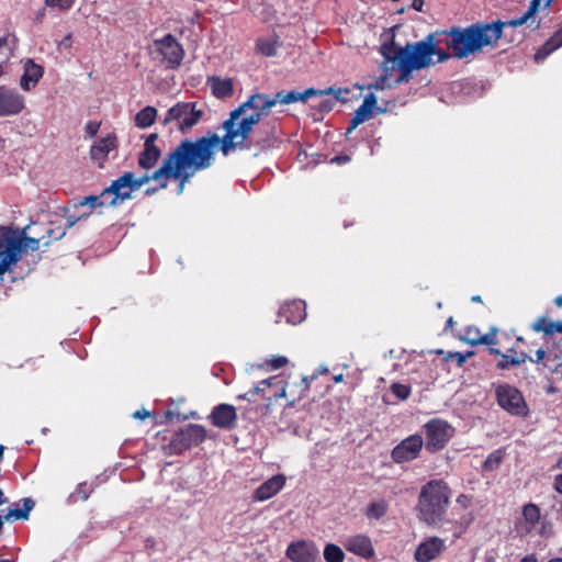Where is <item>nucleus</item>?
<instances>
[{
	"mask_svg": "<svg viewBox=\"0 0 562 562\" xmlns=\"http://www.w3.org/2000/svg\"><path fill=\"white\" fill-rule=\"evenodd\" d=\"M426 449L438 451L442 449L452 435L450 425L441 419H432L425 425Z\"/></svg>",
	"mask_w": 562,
	"mask_h": 562,
	"instance_id": "obj_10",
	"label": "nucleus"
},
{
	"mask_svg": "<svg viewBox=\"0 0 562 562\" xmlns=\"http://www.w3.org/2000/svg\"><path fill=\"white\" fill-rule=\"evenodd\" d=\"M288 359L283 356H277L271 358L270 360H267V364L273 370L280 369L284 367Z\"/></svg>",
	"mask_w": 562,
	"mask_h": 562,
	"instance_id": "obj_43",
	"label": "nucleus"
},
{
	"mask_svg": "<svg viewBox=\"0 0 562 562\" xmlns=\"http://www.w3.org/2000/svg\"><path fill=\"white\" fill-rule=\"evenodd\" d=\"M14 46V37L5 33L3 35H0V57L2 59H8L11 55V52Z\"/></svg>",
	"mask_w": 562,
	"mask_h": 562,
	"instance_id": "obj_37",
	"label": "nucleus"
},
{
	"mask_svg": "<svg viewBox=\"0 0 562 562\" xmlns=\"http://www.w3.org/2000/svg\"><path fill=\"white\" fill-rule=\"evenodd\" d=\"M454 325V321H453V317H449L446 322V329L447 328H452Z\"/></svg>",
	"mask_w": 562,
	"mask_h": 562,
	"instance_id": "obj_58",
	"label": "nucleus"
},
{
	"mask_svg": "<svg viewBox=\"0 0 562 562\" xmlns=\"http://www.w3.org/2000/svg\"><path fill=\"white\" fill-rule=\"evenodd\" d=\"M330 92L336 93V98L340 97L342 92L341 88L334 89L327 88L324 90H317L308 88L303 92L299 91H279L273 97L263 93L251 94L245 102L238 108L234 109V115H237L239 120H252L254 122L249 125V134L252 127L260 122L263 115H267L272 106L277 103L291 104L299 101H306L307 99L316 95H324Z\"/></svg>",
	"mask_w": 562,
	"mask_h": 562,
	"instance_id": "obj_5",
	"label": "nucleus"
},
{
	"mask_svg": "<svg viewBox=\"0 0 562 562\" xmlns=\"http://www.w3.org/2000/svg\"><path fill=\"white\" fill-rule=\"evenodd\" d=\"M391 392L398 398V400H406L411 395V387L405 384L401 383H393L391 385Z\"/></svg>",
	"mask_w": 562,
	"mask_h": 562,
	"instance_id": "obj_39",
	"label": "nucleus"
},
{
	"mask_svg": "<svg viewBox=\"0 0 562 562\" xmlns=\"http://www.w3.org/2000/svg\"><path fill=\"white\" fill-rule=\"evenodd\" d=\"M252 122L250 119L239 120L233 110L222 124L225 131L223 137L209 133L195 139H183L164 157L151 176H193L213 166L217 150L228 156L236 149L248 148L249 125Z\"/></svg>",
	"mask_w": 562,
	"mask_h": 562,
	"instance_id": "obj_1",
	"label": "nucleus"
},
{
	"mask_svg": "<svg viewBox=\"0 0 562 562\" xmlns=\"http://www.w3.org/2000/svg\"><path fill=\"white\" fill-rule=\"evenodd\" d=\"M259 52L268 57L276 56L280 47V43L276 38H261L257 42Z\"/></svg>",
	"mask_w": 562,
	"mask_h": 562,
	"instance_id": "obj_33",
	"label": "nucleus"
},
{
	"mask_svg": "<svg viewBox=\"0 0 562 562\" xmlns=\"http://www.w3.org/2000/svg\"><path fill=\"white\" fill-rule=\"evenodd\" d=\"M206 438V429L202 425L190 424L176 432L171 446L176 452H181L193 446H198Z\"/></svg>",
	"mask_w": 562,
	"mask_h": 562,
	"instance_id": "obj_11",
	"label": "nucleus"
},
{
	"mask_svg": "<svg viewBox=\"0 0 562 562\" xmlns=\"http://www.w3.org/2000/svg\"><path fill=\"white\" fill-rule=\"evenodd\" d=\"M154 46L169 67L175 68L181 64L183 49L172 35L168 34L160 40H156Z\"/></svg>",
	"mask_w": 562,
	"mask_h": 562,
	"instance_id": "obj_12",
	"label": "nucleus"
},
{
	"mask_svg": "<svg viewBox=\"0 0 562 562\" xmlns=\"http://www.w3.org/2000/svg\"><path fill=\"white\" fill-rule=\"evenodd\" d=\"M490 353H491V355H495V356H499V357H501V355H503V353L501 352V350H499V349H497V348H490Z\"/></svg>",
	"mask_w": 562,
	"mask_h": 562,
	"instance_id": "obj_59",
	"label": "nucleus"
},
{
	"mask_svg": "<svg viewBox=\"0 0 562 562\" xmlns=\"http://www.w3.org/2000/svg\"><path fill=\"white\" fill-rule=\"evenodd\" d=\"M447 549L446 541L439 537H428L424 539L414 553L416 562H431L437 559Z\"/></svg>",
	"mask_w": 562,
	"mask_h": 562,
	"instance_id": "obj_13",
	"label": "nucleus"
},
{
	"mask_svg": "<svg viewBox=\"0 0 562 562\" xmlns=\"http://www.w3.org/2000/svg\"><path fill=\"white\" fill-rule=\"evenodd\" d=\"M552 0H531L528 10L519 18L512 19L506 23L494 22L491 24H473L465 29L453 27L443 34L447 36L446 44L457 58H465L471 54L481 50L484 46L492 45L502 36L504 25L513 27L526 24L529 20L535 21V14L542 5L547 8Z\"/></svg>",
	"mask_w": 562,
	"mask_h": 562,
	"instance_id": "obj_3",
	"label": "nucleus"
},
{
	"mask_svg": "<svg viewBox=\"0 0 562 562\" xmlns=\"http://www.w3.org/2000/svg\"><path fill=\"white\" fill-rule=\"evenodd\" d=\"M5 146V139L0 136V150H2Z\"/></svg>",
	"mask_w": 562,
	"mask_h": 562,
	"instance_id": "obj_62",
	"label": "nucleus"
},
{
	"mask_svg": "<svg viewBox=\"0 0 562 562\" xmlns=\"http://www.w3.org/2000/svg\"><path fill=\"white\" fill-rule=\"evenodd\" d=\"M203 115L204 111L198 108L196 102H178L167 111L161 124L167 126L173 123L179 131L186 133L195 126Z\"/></svg>",
	"mask_w": 562,
	"mask_h": 562,
	"instance_id": "obj_8",
	"label": "nucleus"
},
{
	"mask_svg": "<svg viewBox=\"0 0 562 562\" xmlns=\"http://www.w3.org/2000/svg\"><path fill=\"white\" fill-rule=\"evenodd\" d=\"M100 127V123L98 122H94V121H89L87 124H86V133L92 137L94 136L97 133H98V130Z\"/></svg>",
	"mask_w": 562,
	"mask_h": 562,
	"instance_id": "obj_45",
	"label": "nucleus"
},
{
	"mask_svg": "<svg viewBox=\"0 0 562 562\" xmlns=\"http://www.w3.org/2000/svg\"><path fill=\"white\" fill-rule=\"evenodd\" d=\"M497 333L498 329L495 326L490 328V331L486 334H481L480 329L475 326H469L465 329L464 336L461 338L463 341L471 346L486 345L493 346L497 345Z\"/></svg>",
	"mask_w": 562,
	"mask_h": 562,
	"instance_id": "obj_19",
	"label": "nucleus"
},
{
	"mask_svg": "<svg viewBox=\"0 0 562 562\" xmlns=\"http://www.w3.org/2000/svg\"><path fill=\"white\" fill-rule=\"evenodd\" d=\"M342 92L340 93V97L339 98H336V93L335 92H330V93H327V94H324V95H319L321 98H323L319 103L317 104L318 109L322 111V112H329L330 110H333L334 105L336 104L337 101H340V100H345L344 95L347 94L349 92L348 89H341Z\"/></svg>",
	"mask_w": 562,
	"mask_h": 562,
	"instance_id": "obj_32",
	"label": "nucleus"
},
{
	"mask_svg": "<svg viewBox=\"0 0 562 562\" xmlns=\"http://www.w3.org/2000/svg\"><path fill=\"white\" fill-rule=\"evenodd\" d=\"M553 360H551L550 358H548L547 360V367L553 372L555 373L557 375H560L562 376V361L558 364H551Z\"/></svg>",
	"mask_w": 562,
	"mask_h": 562,
	"instance_id": "obj_47",
	"label": "nucleus"
},
{
	"mask_svg": "<svg viewBox=\"0 0 562 562\" xmlns=\"http://www.w3.org/2000/svg\"><path fill=\"white\" fill-rule=\"evenodd\" d=\"M424 0H413L412 7L414 10L420 12L423 10Z\"/></svg>",
	"mask_w": 562,
	"mask_h": 562,
	"instance_id": "obj_52",
	"label": "nucleus"
},
{
	"mask_svg": "<svg viewBox=\"0 0 562 562\" xmlns=\"http://www.w3.org/2000/svg\"><path fill=\"white\" fill-rule=\"evenodd\" d=\"M189 178H117L112 184L105 188L99 195H89L80 200L74 205L78 214L88 213V217L92 211L103 206H116L131 198L133 191L138 190L149 180L157 181L160 188L167 187L169 180H180L178 193H181L184 182Z\"/></svg>",
	"mask_w": 562,
	"mask_h": 562,
	"instance_id": "obj_4",
	"label": "nucleus"
},
{
	"mask_svg": "<svg viewBox=\"0 0 562 562\" xmlns=\"http://www.w3.org/2000/svg\"><path fill=\"white\" fill-rule=\"evenodd\" d=\"M117 147V138L114 134H109L108 136L95 142L90 148V156L93 160L101 162L103 161L110 151L114 150Z\"/></svg>",
	"mask_w": 562,
	"mask_h": 562,
	"instance_id": "obj_22",
	"label": "nucleus"
},
{
	"mask_svg": "<svg viewBox=\"0 0 562 562\" xmlns=\"http://www.w3.org/2000/svg\"><path fill=\"white\" fill-rule=\"evenodd\" d=\"M450 499V488L442 480H431L419 493L417 513L422 521L437 525L442 521Z\"/></svg>",
	"mask_w": 562,
	"mask_h": 562,
	"instance_id": "obj_6",
	"label": "nucleus"
},
{
	"mask_svg": "<svg viewBox=\"0 0 562 562\" xmlns=\"http://www.w3.org/2000/svg\"><path fill=\"white\" fill-rule=\"evenodd\" d=\"M558 467L562 469V458L559 460ZM554 487L559 493L562 494V473L555 476Z\"/></svg>",
	"mask_w": 562,
	"mask_h": 562,
	"instance_id": "obj_48",
	"label": "nucleus"
},
{
	"mask_svg": "<svg viewBox=\"0 0 562 562\" xmlns=\"http://www.w3.org/2000/svg\"><path fill=\"white\" fill-rule=\"evenodd\" d=\"M562 46V27L558 30L535 54L537 63L543 61L551 53Z\"/></svg>",
	"mask_w": 562,
	"mask_h": 562,
	"instance_id": "obj_28",
	"label": "nucleus"
},
{
	"mask_svg": "<svg viewBox=\"0 0 562 562\" xmlns=\"http://www.w3.org/2000/svg\"><path fill=\"white\" fill-rule=\"evenodd\" d=\"M285 316L286 323L289 324H299L301 323L305 316V307L303 302L294 301L289 304H285L281 307L278 317Z\"/></svg>",
	"mask_w": 562,
	"mask_h": 562,
	"instance_id": "obj_25",
	"label": "nucleus"
},
{
	"mask_svg": "<svg viewBox=\"0 0 562 562\" xmlns=\"http://www.w3.org/2000/svg\"><path fill=\"white\" fill-rule=\"evenodd\" d=\"M554 303L557 306L562 307V295L557 296Z\"/></svg>",
	"mask_w": 562,
	"mask_h": 562,
	"instance_id": "obj_60",
	"label": "nucleus"
},
{
	"mask_svg": "<svg viewBox=\"0 0 562 562\" xmlns=\"http://www.w3.org/2000/svg\"><path fill=\"white\" fill-rule=\"evenodd\" d=\"M344 544L347 551L364 559H369L374 554L371 539L364 535L351 536L346 539Z\"/></svg>",
	"mask_w": 562,
	"mask_h": 562,
	"instance_id": "obj_21",
	"label": "nucleus"
},
{
	"mask_svg": "<svg viewBox=\"0 0 562 562\" xmlns=\"http://www.w3.org/2000/svg\"><path fill=\"white\" fill-rule=\"evenodd\" d=\"M387 510H389V503L385 499L380 498V499L371 502L367 506V508L364 510V515L370 520H372V519L379 520L386 515Z\"/></svg>",
	"mask_w": 562,
	"mask_h": 562,
	"instance_id": "obj_31",
	"label": "nucleus"
},
{
	"mask_svg": "<svg viewBox=\"0 0 562 562\" xmlns=\"http://www.w3.org/2000/svg\"><path fill=\"white\" fill-rule=\"evenodd\" d=\"M285 484V477L282 474L274 475L263 482L255 492L258 501H267L274 496Z\"/></svg>",
	"mask_w": 562,
	"mask_h": 562,
	"instance_id": "obj_23",
	"label": "nucleus"
},
{
	"mask_svg": "<svg viewBox=\"0 0 562 562\" xmlns=\"http://www.w3.org/2000/svg\"><path fill=\"white\" fill-rule=\"evenodd\" d=\"M207 85L212 93L218 99L232 97L234 93V85L231 78L211 77Z\"/></svg>",
	"mask_w": 562,
	"mask_h": 562,
	"instance_id": "obj_26",
	"label": "nucleus"
},
{
	"mask_svg": "<svg viewBox=\"0 0 562 562\" xmlns=\"http://www.w3.org/2000/svg\"><path fill=\"white\" fill-rule=\"evenodd\" d=\"M537 359L536 362H540L544 359L546 352L542 349L537 350L536 352Z\"/></svg>",
	"mask_w": 562,
	"mask_h": 562,
	"instance_id": "obj_54",
	"label": "nucleus"
},
{
	"mask_svg": "<svg viewBox=\"0 0 562 562\" xmlns=\"http://www.w3.org/2000/svg\"><path fill=\"white\" fill-rule=\"evenodd\" d=\"M349 161L348 156H336L331 159V162H336L338 165L346 164Z\"/></svg>",
	"mask_w": 562,
	"mask_h": 562,
	"instance_id": "obj_51",
	"label": "nucleus"
},
{
	"mask_svg": "<svg viewBox=\"0 0 562 562\" xmlns=\"http://www.w3.org/2000/svg\"><path fill=\"white\" fill-rule=\"evenodd\" d=\"M91 493H92L91 486H89L86 482L79 483L77 485L75 492H72L69 495L68 503L74 504V503H77L78 501L85 502L89 498Z\"/></svg>",
	"mask_w": 562,
	"mask_h": 562,
	"instance_id": "obj_36",
	"label": "nucleus"
},
{
	"mask_svg": "<svg viewBox=\"0 0 562 562\" xmlns=\"http://www.w3.org/2000/svg\"><path fill=\"white\" fill-rule=\"evenodd\" d=\"M434 56H437V61H445L450 57L449 54L437 49L432 34L420 42L406 44L396 50L393 57L385 56L384 74L370 85L369 89L384 90L392 88L393 85L408 82L414 70L434 64Z\"/></svg>",
	"mask_w": 562,
	"mask_h": 562,
	"instance_id": "obj_2",
	"label": "nucleus"
},
{
	"mask_svg": "<svg viewBox=\"0 0 562 562\" xmlns=\"http://www.w3.org/2000/svg\"><path fill=\"white\" fill-rule=\"evenodd\" d=\"M157 109L150 105L145 106L135 115L134 122L138 128H147L151 126L157 117Z\"/></svg>",
	"mask_w": 562,
	"mask_h": 562,
	"instance_id": "obj_30",
	"label": "nucleus"
},
{
	"mask_svg": "<svg viewBox=\"0 0 562 562\" xmlns=\"http://www.w3.org/2000/svg\"><path fill=\"white\" fill-rule=\"evenodd\" d=\"M44 237H22V233L0 227V279L18 263L24 249L37 250Z\"/></svg>",
	"mask_w": 562,
	"mask_h": 562,
	"instance_id": "obj_7",
	"label": "nucleus"
},
{
	"mask_svg": "<svg viewBox=\"0 0 562 562\" xmlns=\"http://www.w3.org/2000/svg\"><path fill=\"white\" fill-rule=\"evenodd\" d=\"M75 3V0H45V4L60 11H68Z\"/></svg>",
	"mask_w": 562,
	"mask_h": 562,
	"instance_id": "obj_40",
	"label": "nucleus"
},
{
	"mask_svg": "<svg viewBox=\"0 0 562 562\" xmlns=\"http://www.w3.org/2000/svg\"><path fill=\"white\" fill-rule=\"evenodd\" d=\"M469 502H470V499L465 495H461L458 497V503L464 507H467L469 505Z\"/></svg>",
	"mask_w": 562,
	"mask_h": 562,
	"instance_id": "obj_53",
	"label": "nucleus"
},
{
	"mask_svg": "<svg viewBox=\"0 0 562 562\" xmlns=\"http://www.w3.org/2000/svg\"><path fill=\"white\" fill-rule=\"evenodd\" d=\"M324 559L326 562H344V551L334 543H327L324 548Z\"/></svg>",
	"mask_w": 562,
	"mask_h": 562,
	"instance_id": "obj_35",
	"label": "nucleus"
},
{
	"mask_svg": "<svg viewBox=\"0 0 562 562\" xmlns=\"http://www.w3.org/2000/svg\"><path fill=\"white\" fill-rule=\"evenodd\" d=\"M520 562H537V559L533 554H529L522 558Z\"/></svg>",
	"mask_w": 562,
	"mask_h": 562,
	"instance_id": "obj_56",
	"label": "nucleus"
},
{
	"mask_svg": "<svg viewBox=\"0 0 562 562\" xmlns=\"http://www.w3.org/2000/svg\"><path fill=\"white\" fill-rule=\"evenodd\" d=\"M285 395H286V392H285V386L284 385H281L280 392H276L274 393V397H284Z\"/></svg>",
	"mask_w": 562,
	"mask_h": 562,
	"instance_id": "obj_55",
	"label": "nucleus"
},
{
	"mask_svg": "<svg viewBox=\"0 0 562 562\" xmlns=\"http://www.w3.org/2000/svg\"><path fill=\"white\" fill-rule=\"evenodd\" d=\"M472 301L473 302H481L482 300H481L480 295H475V296L472 297Z\"/></svg>",
	"mask_w": 562,
	"mask_h": 562,
	"instance_id": "obj_64",
	"label": "nucleus"
},
{
	"mask_svg": "<svg viewBox=\"0 0 562 562\" xmlns=\"http://www.w3.org/2000/svg\"><path fill=\"white\" fill-rule=\"evenodd\" d=\"M25 106L24 97L16 90L0 88V116H12L22 112Z\"/></svg>",
	"mask_w": 562,
	"mask_h": 562,
	"instance_id": "obj_16",
	"label": "nucleus"
},
{
	"mask_svg": "<svg viewBox=\"0 0 562 562\" xmlns=\"http://www.w3.org/2000/svg\"><path fill=\"white\" fill-rule=\"evenodd\" d=\"M527 360L532 359L526 352H517L514 348L509 349L507 353L501 355V359L497 362L499 370H507L510 367H518L525 363Z\"/></svg>",
	"mask_w": 562,
	"mask_h": 562,
	"instance_id": "obj_27",
	"label": "nucleus"
},
{
	"mask_svg": "<svg viewBox=\"0 0 562 562\" xmlns=\"http://www.w3.org/2000/svg\"><path fill=\"white\" fill-rule=\"evenodd\" d=\"M522 517L530 528H532L540 520V508L532 503L526 504L522 507Z\"/></svg>",
	"mask_w": 562,
	"mask_h": 562,
	"instance_id": "obj_34",
	"label": "nucleus"
},
{
	"mask_svg": "<svg viewBox=\"0 0 562 562\" xmlns=\"http://www.w3.org/2000/svg\"><path fill=\"white\" fill-rule=\"evenodd\" d=\"M43 67L35 64L33 60L29 59L24 64V72L20 81L21 88L25 91H30L32 88L36 86V83L43 77Z\"/></svg>",
	"mask_w": 562,
	"mask_h": 562,
	"instance_id": "obj_24",
	"label": "nucleus"
},
{
	"mask_svg": "<svg viewBox=\"0 0 562 562\" xmlns=\"http://www.w3.org/2000/svg\"><path fill=\"white\" fill-rule=\"evenodd\" d=\"M59 46L64 48H69L71 46V34H67L60 42Z\"/></svg>",
	"mask_w": 562,
	"mask_h": 562,
	"instance_id": "obj_49",
	"label": "nucleus"
},
{
	"mask_svg": "<svg viewBox=\"0 0 562 562\" xmlns=\"http://www.w3.org/2000/svg\"><path fill=\"white\" fill-rule=\"evenodd\" d=\"M9 501L5 497L3 491L0 488V514H7L9 509H14V507H8Z\"/></svg>",
	"mask_w": 562,
	"mask_h": 562,
	"instance_id": "obj_46",
	"label": "nucleus"
},
{
	"mask_svg": "<svg viewBox=\"0 0 562 562\" xmlns=\"http://www.w3.org/2000/svg\"><path fill=\"white\" fill-rule=\"evenodd\" d=\"M279 382L277 378H269L260 381L249 393L245 395H238V398H248V395L255 396L263 392L266 387L273 385Z\"/></svg>",
	"mask_w": 562,
	"mask_h": 562,
	"instance_id": "obj_38",
	"label": "nucleus"
},
{
	"mask_svg": "<svg viewBox=\"0 0 562 562\" xmlns=\"http://www.w3.org/2000/svg\"><path fill=\"white\" fill-rule=\"evenodd\" d=\"M423 447V438L419 435H413L404 439L392 450V458L395 462H407L414 460L419 454Z\"/></svg>",
	"mask_w": 562,
	"mask_h": 562,
	"instance_id": "obj_15",
	"label": "nucleus"
},
{
	"mask_svg": "<svg viewBox=\"0 0 562 562\" xmlns=\"http://www.w3.org/2000/svg\"><path fill=\"white\" fill-rule=\"evenodd\" d=\"M457 357H458V362H459V363L464 362V361H465V358H467V356H464V355H462V353H460V352H458V353H457Z\"/></svg>",
	"mask_w": 562,
	"mask_h": 562,
	"instance_id": "obj_61",
	"label": "nucleus"
},
{
	"mask_svg": "<svg viewBox=\"0 0 562 562\" xmlns=\"http://www.w3.org/2000/svg\"><path fill=\"white\" fill-rule=\"evenodd\" d=\"M531 328L537 333L553 335L554 333H562V322H552L548 317L541 316L532 323Z\"/></svg>",
	"mask_w": 562,
	"mask_h": 562,
	"instance_id": "obj_29",
	"label": "nucleus"
},
{
	"mask_svg": "<svg viewBox=\"0 0 562 562\" xmlns=\"http://www.w3.org/2000/svg\"><path fill=\"white\" fill-rule=\"evenodd\" d=\"M502 461V457L498 451L491 453L485 460V468L493 470L495 469Z\"/></svg>",
	"mask_w": 562,
	"mask_h": 562,
	"instance_id": "obj_42",
	"label": "nucleus"
},
{
	"mask_svg": "<svg viewBox=\"0 0 562 562\" xmlns=\"http://www.w3.org/2000/svg\"><path fill=\"white\" fill-rule=\"evenodd\" d=\"M88 218V213L78 214L76 210L66 216L67 227H72L78 222Z\"/></svg>",
	"mask_w": 562,
	"mask_h": 562,
	"instance_id": "obj_41",
	"label": "nucleus"
},
{
	"mask_svg": "<svg viewBox=\"0 0 562 562\" xmlns=\"http://www.w3.org/2000/svg\"><path fill=\"white\" fill-rule=\"evenodd\" d=\"M150 414L149 412H147L146 409H140V411H136L134 414H133V417L134 418H138V419H145L146 417H148Z\"/></svg>",
	"mask_w": 562,
	"mask_h": 562,
	"instance_id": "obj_50",
	"label": "nucleus"
},
{
	"mask_svg": "<svg viewBox=\"0 0 562 562\" xmlns=\"http://www.w3.org/2000/svg\"><path fill=\"white\" fill-rule=\"evenodd\" d=\"M375 108L376 97L373 93L367 94L361 105L355 111L349 127L347 128V134L351 133L359 124L370 120Z\"/></svg>",
	"mask_w": 562,
	"mask_h": 562,
	"instance_id": "obj_20",
	"label": "nucleus"
},
{
	"mask_svg": "<svg viewBox=\"0 0 562 562\" xmlns=\"http://www.w3.org/2000/svg\"><path fill=\"white\" fill-rule=\"evenodd\" d=\"M158 134L146 136L143 150L138 155V165L145 170L154 168L161 156V149L156 145Z\"/></svg>",
	"mask_w": 562,
	"mask_h": 562,
	"instance_id": "obj_18",
	"label": "nucleus"
},
{
	"mask_svg": "<svg viewBox=\"0 0 562 562\" xmlns=\"http://www.w3.org/2000/svg\"><path fill=\"white\" fill-rule=\"evenodd\" d=\"M497 403L508 413L517 416H526L528 406L520 391L510 385H501L496 389Z\"/></svg>",
	"mask_w": 562,
	"mask_h": 562,
	"instance_id": "obj_9",
	"label": "nucleus"
},
{
	"mask_svg": "<svg viewBox=\"0 0 562 562\" xmlns=\"http://www.w3.org/2000/svg\"><path fill=\"white\" fill-rule=\"evenodd\" d=\"M301 384H302L303 391H305V392L308 391L310 384H308L307 378H303L301 381Z\"/></svg>",
	"mask_w": 562,
	"mask_h": 562,
	"instance_id": "obj_57",
	"label": "nucleus"
},
{
	"mask_svg": "<svg viewBox=\"0 0 562 562\" xmlns=\"http://www.w3.org/2000/svg\"><path fill=\"white\" fill-rule=\"evenodd\" d=\"M46 234H47L48 238H53L55 240H58V239H60L66 234V232H65L64 228L58 227L57 231L54 229V228H48L46 231Z\"/></svg>",
	"mask_w": 562,
	"mask_h": 562,
	"instance_id": "obj_44",
	"label": "nucleus"
},
{
	"mask_svg": "<svg viewBox=\"0 0 562 562\" xmlns=\"http://www.w3.org/2000/svg\"><path fill=\"white\" fill-rule=\"evenodd\" d=\"M157 189L156 188H147L146 189V194H151L156 191Z\"/></svg>",
	"mask_w": 562,
	"mask_h": 562,
	"instance_id": "obj_63",
	"label": "nucleus"
},
{
	"mask_svg": "<svg viewBox=\"0 0 562 562\" xmlns=\"http://www.w3.org/2000/svg\"><path fill=\"white\" fill-rule=\"evenodd\" d=\"M207 418L213 426L225 430H232L237 425L236 408L231 404L214 406Z\"/></svg>",
	"mask_w": 562,
	"mask_h": 562,
	"instance_id": "obj_14",
	"label": "nucleus"
},
{
	"mask_svg": "<svg viewBox=\"0 0 562 562\" xmlns=\"http://www.w3.org/2000/svg\"><path fill=\"white\" fill-rule=\"evenodd\" d=\"M318 553V548L312 541L292 542L286 549V557L293 562H314Z\"/></svg>",
	"mask_w": 562,
	"mask_h": 562,
	"instance_id": "obj_17",
	"label": "nucleus"
}]
</instances>
